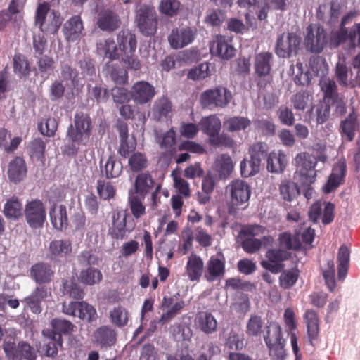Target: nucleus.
I'll use <instances>...</instances> for the list:
<instances>
[{"label":"nucleus","mask_w":360,"mask_h":360,"mask_svg":"<svg viewBox=\"0 0 360 360\" xmlns=\"http://www.w3.org/2000/svg\"><path fill=\"white\" fill-rule=\"evenodd\" d=\"M172 105L167 97L162 96L158 99L153 105V113L154 117L160 120L162 118L167 117L172 111Z\"/></svg>","instance_id":"obj_45"},{"label":"nucleus","mask_w":360,"mask_h":360,"mask_svg":"<svg viewBox=\"0 0 360 360\" xmlns=\"http://www.w3.org/2000/svg\"><path fill=\"white\" fill-rule=\"evenodd\" d=\"M176 297L164 296L161 302L160 307L162 309L167 310L163 313L160 317V321L167 323L179 314L185 307V302L182 300L176 301Z\"/></svg>","instance_id":"obj_21"},{"label":"nucleus","mask_w":360,"mask_h":360,"mask_svg":"<svg viewBox=\"0 0 360 360\" xmlns=\"http://www.w3.org/2000/svg\"><path fill=\"white\" fill-rule=\"evenodd\" d=\"M316 147L318 150H321L317 159L307 153H300L296 155L295 158L296 166L295 179H300V180H313L316 177V171L315 170V166L316 160L325 162L328 158L325 154L326 146L318 144Z\"/></svg>","instance_id":"obj_1"},{"label":"nucleus","mask_w":360,"mask_h":360,"mask_svg":"<svg viewBox=\"0 0 360 360\" xmlns=\"http://www.w3.org/2000/svg\"><path fill=\"white\" fill-rule=\"evenodd\" d=\"M13 72L20 79L27 78L31 72V65L27 58L20 53H16L13 58Z\"/></svg>","instance_id":"obj_39"},{"label":"nucleus","mask_w":360,"mask_h":360,"mask_svg":"<svg viewBox=\"0 0 360 360\" xmlns=\"http://www.w3.org/2000/svg\"><path fill=\"white\" fill-rule=\"evenodd\" d=\"M156 92L155 87L149 82L141 80L135 82L130 90V96L133 101L139 105L150 103Z\"/></svg>","instance_id":"obj_12"},{"label":"nucleus","mask_w":360,"mask_h":360,"mask_svg":"<svg viewBox=\"0 0 360 360\" xmlns=\"http://www.w3.org/2000/svg\"><path fill=\"white\" fill-rule=\"evenodd\" d=\"M181 3L179 0H161L159 4V11L167 17L176 16L179 11Z\"/></svg>","instance_id":"obj_53"},{"label":"nucleus","mask_w":360,"mask_h":360,"mask_svg":"<svg viewBox=\"0 0 360 360\" xmlns=\"http://www.w3.org/2000/svg\"><path fill=\"white\" fill-rule=\"evenodd\" d=\"M274 61V57L271 52L262 51L255 55L254 72L258 87L265 88L270 83Z\"/></svg>","instance_id":"obj_4"},{"label":"nucleus","mask_w":360,"mask_h":360,"mask_svg":"<svg viewBox=\"0 0 360 360\" xmlns=\"http://www.w3.org/2000/svg\"><path fill=\"white\" fill-rule=\"evenodd\" d=\"M205 269L203 259L193 252L188 257L185 266V274L191 281H199Z\"/></svg>","instance_id":"obj_23"},{"label":"nucleus","mask_w":360,"mask_h":360,"mask_svg":"<svg viewBox=\"0 0 360 360\" xmlns=\"http://www.w3.org/2000/svg\"><path fill=\"white\" fill-rule=\"evenodd\" d=\"M306 32V49L313 53H321L328 42L325 29L319 25H309L307 27Z\"/></svg>","instance_id":"obj_8"},{"label":"nucleus","mask_w":360,"mask_h":360,"mask_svg":"<svg viewBox=\"0 0 360 360\" xmlns=\"http://www.w3.org/2000/svg\"><path fill=\"white\" fill-rule=\"evenodd\" d=\"M51 329L44 330L42 333L46 338H57L58 340H63V335H70L75 328L72 322L55 318L51 321Z\"/></svg>","instance_id":"obj_20"},{"label":"nucleus","mask_w":360,"mask_h":360,"mask_svg":"<svg viewBox=\"0 0 360 360\" xmlns=\"http://www.w3.org/2000/svg\"><path fill=\"white\" fill-rule=\"evenodd\" d=\"M280 192L283 200L292 201L295 195L300 194V189L295 181H286L281 184Z\"/></svg>","instance_id":"obj_57"},{"label":"nucleus","mask_w":360,"mask_h":360,"mask_svg":"<svg viewBox=\"0 0 360 360\" xmlns=\"http://www.w3.org/2000/svg\"><path fill=\"white\" fill-rule=\"evenodd\" d=\"M233 98L229 89L223 86H217L209 89L201 93L200 103L202 108L213 110L215 108H225Z\"/></svg>","instance_id":"obj_3"},{"label":"nucleus","mask_w":360,"mask_h":360,"mask_svg":"<svg viewBox=\"0 0 360 360\" xmlns=\"http://www.w3.org/2000/svg\"><path fill=\"white\" fill-rule=\"evenodd\" d=\"M231 202L233 205H240L246 202L251 195L250 186L245 181H232Z\"/></svg>","instance_id":"obj_25"},{"label":"nucleus","mask_w":360,"mask_h":360,"mask_svg":"<svg viewBox=\"0 0 360 360\" xmlns=\"http://www.w3.org/2000/svg\"><path fill=\"white\" fill-rule=\"evenodd\" d=\"M98 53L110 60L118 59L121 52L112 39H107L97 44Z\"/></svg>","instance_id":"obj_41"},{"label":"nucleus","mask_w":360,"mask_h":360,"mask_svg":"<svg viewBox=\"0 0 360 360\" xmlns=\"http://www.w3.org/2000/svg\"><path fill=\"white\" fill-rule=\"evenodd\" d=\"M92 129V121L87 113L76 112L74 125L70 124L67 131V136L72 143H79L83 138H89Z\"/></svg>","instance_id":"obj_7"},{"label":"nucleus","mask_w":360,"mask_h":360,"mask_svg":"<svg viewBox=\"0 0 360 360\" xmlns=\"http://www.w3.org/2000/svg\"><path fill=\"white\" fill-rule=\"evenodd\" d=\"M109 319L113 326L123 328L127 326L130 319V314L126 307L118 304L110 311Z\"/></svg>","instance_id":"obj_36"},{"label":"nucleus","mask_w":360,"mask_h":360,"mask_svg":"<svg viewBox=\"0 0 360 360\" xmlns=\"http://www.w3.org/2000/svg\"><path fill=\"white\" fill-rule=\"evenodd\" d=\"M303 318L307 324L308 338L311 345H313L319 333L320 321L318 314L314 310L308 309L305 311Z\"/></svg>","instance_id":"obj_32"},{"label":"nucleus","mask_w":360,"mask_h":360,"mask_svg":"<svg viewBox=\"0 0 360 360\" xmlns=\"http://www.w3.org/2000/svg\"><path fill=\"white\" fill-rule=\"evenodd\" d=\"M47 296L48 289L46 287H37L30 295L23 299L22 302H25L33 313L39 314L41 311V302Z\"/></svg>","instance_id":"obj_31"},{"label":"nucleus","mask_w":360,"mask_h":360,"mask_svg":"<svg viewBox=\"0 0 360 360\" xmlns=\"http://www.w3.org/2000/svg\"><path fill=\"white\" fill-rule=\"evenodd\" d=\"M27 222L33 229L40 228L46 219V212L43 203L40 200L30 202L25 208Z\"/></svg>","instance_id":"obj_15"},{"label":"nucleus","mask_w":360,"mask_h":360,"mask_svg":"<svg viewBox=\"0 0 360 360\" xmlns=\"http://www.w3.org/2000/svg\"><path fill=\"white\" fill-rule=\"evenodd\" d=\"M96 24L101 30L110 33L120 27L121 20L115 11L107 8L98 12Z\"/></svg>","instance_id":"obj_17"},{"label":"nucleus","mask_w":360,"mask_h":360,"mask_svg":"<svg viewBox=\"0 0 360 360\" xmlns=\"http://www.w3.org/2000/svg\"><path fill=\"white\" fill-rule=\"evenodd\" d=\"M356 16L357 13L351 11L342 18L338 29L330 33V46L331 48H337L341 44H345L346 38L351 32V27H347L346 25L351 23Z\"/></svg>","instance_id":"obj_13"},{"label":"nucleus","mask_w":360,"mask_h":360,"mask_svg":"<svg viewBox=\"0 0 360 360\" xmlns=\"http://www.w3.org/2000/svg\"><path fill=\"white\" fill-rule=\"evenodd\" d=\"M226 259L221 252L215 255H212L206 264L207 280L213 281L221 279L226 272Z\"/></svg>","instance_id":"obj_19"},{"label":"nucleus","mask_w":360,"mask_h":360,"mask_svg":"<svg viewBox=\"0 0 360 360\" xmlns=\"http://www.w3.org/2000/svg\"><path fill=\"white\" fill-rule=\"evenodd\" d=\"M268 145L264 142H257L251 145L248 149L250 158L261 165L262 160L266 155Z\"/></svg>","instance_id":"obj_56"},{"label":"nucleus","mask_w":360,"mask_h":360,"mask_svg":"<svg viewBox=\"0 0 360 360\" xmlns=\"http://www.w3.org/2000/svg\"><path fill=\"white\" fill-rule=\"evenodd\" d=\"M61 25V20L59 16H57L54 12H52L48 18V20L43 24L40 30L43 32L55 34L58 32Z\"/></svg>","instance_id":"obj_60"},{"label":"nucleus","mask_w":360,"mask_h":360,"mask_svg":"<svg viewBox=\"0 0 360 360\" xmlns=\"http://www.w3.org/2000/svg\"><path fill=\"white\" fill-rule=\"evenodd\" d=\"M87 93L89 98L95 100L97 103L105 102L109 98V91L98 84H96L94 86L89 84H87Z\"/></svg>","instance_id":"obj_51"},{"label":"nucleus","mask_w":360,"mask_h":360,"mask_svg":"<svg viewBox=\"0 0 360 360\" xmlns=\"http://www.w3.org/2000/svg\"><path fill=\"white\" fill-rule=\"evenodd\" d=\"M251 125V121L245 117L235 116L229 117L224 122L225 128L231 132L245 130Z\"/></svg>","instance_id":"obj_47"},{"label":"nucleus","mask_w":360,"mask_h":360,"mask_svg":"<svg viewBox=\"0 0 360 360\" xmlns=\"http://www.w3.org/2000/svg\"><path fill=\"white\" fill-rule=\"evenodd\" d=\"M265 257L267 260L262 261L261 266L272 274H278L284 268L282 262L287 260L290 254L284 250L271 249L266 252Z\"/></svg>","instance_id":"obj_11"},{"label":"nucleus","mask_w":360,"mask_h":360,"mask_svg":"<svg viewBox=\"0 0 360 360\" xmlns=\"http://www.w3.org/2000/svg\"><path fill=\"white\" fill-rule=\"evenodd\" d=\"M49 257L51 260L70 255L72 250V243L68 240H53L49 246Z\"/></svg>","instance_id":"obj_30"},{"label":"nucleus","mask_w":360,"mask_h":360,"mask_svg":"<svg viewBox=\"0 0 360 360\" xmlns=\"http://www.w3.org/2000/svg\"><path fill=\"white\" fill-rule=\"evenodd\" d=\"M349 70L344 63L338 62L335 69V76L339 84L343 87H348L350 82L348 79Z\"/></svg>","instance_id":"obj_61"},{"label":"nucleus","mask_w":360,"mask_h":360,"mask_svg":"<svg viewBox=\"0 0 360 360\" xmlns=\"http://www.w3.org/2000/svg\"><path fill=\"white\" fill-rule=\"evenodd\" d=\"M46 142L41 138L34 139L27 146V153L32 161H45Z\"/></svg>","instance_id":"obj_40"},{"label":"nucleus","mask_w":360,"mask_h":360,"mask_svg":"<svg viewBox=\"0 0 360 360\" xmlns=\"http://www.w3.org/2000/svg\"><path fill=\"white\" fill-rule=\"evenodd\" d=\"M341 12V4L338 0L320 4L316 11L317 18L328 25L338 22Z\"/></svg>","instance_id":"obj_14"},{"label":"nucleus","mask_w":360,"mask_h":360,"mask_svg":"<svg viewBox=\"0 0 360 360\" xmlns=\"http://www.w3.org/2000/svg\"><path fill=\"white\" fill-rule=\"evenodd\" d=\"M112 224L110 228V233L115 239H122L126 236V215L120 212H114L112 216Z\"/></svg>","instance_id":"obj_37"},{"label":"nucleus","mask_w":360,"mask_h":360,"mask_svg":"<svg viewBox=\"0 0 360 360\" xmlns=\"http://www.w3.org/2000/svg\"><path fill=\"white\" fill-rule=\"evenodd\" d=\"M302 39L295 32L282 33L276 39L275 53L282 58L296 56L301 48Z\"/></svg>","instance_id":"obj_6"},{"label":"nucleus","mask_w":360,"mask_h":360,"mask_svg":"<svg viewBox=\"0 0 360 360\" xmlns=\"http://www.w3.org/2000/svg\"><path fill=\"white\" fill-rule=\"evenodd\" d=\"M279 277L280 286L284 289H289L297 281L300 271L297 268L281 271Z\"/></svg>","instance_id":"obj_49"},{"label":"nucleus","mask_w":360,"mask_h":360,"mask_svg":"<svg viewBox=\"0 0 360 360\" xmlns=\"http://www.w3.org/2000/svg\"><path fill=\"white\" fill-rule=\"evenodd\" d=\"M136 22L140 32L146 37L155 35L158 19L155 7L143 4L136 11Z\"/></svg>","instance_id":"obj_5"},{"label":"nucleus","mask_w":360,"mask_h":360,"mask_svg":"<svg viewBox=\"0 0 360 360\" xmlns=\"http://www.w3.org/2000/svg\"><path fill=\"white\" fill-rule=\"evenodd\" d=\"M233 167L232 159L227 154L219 155L213 165V170L215 172V175L220 180H224L231 177Z\"/></svg>","instance_id":"obj_27"},{"label":"nucleus","mask_w":360,"mask_h":360,"mask_svg":"<svg viewBox=\"0 0 360 360\" xmlns=\"http://www.w3.org/2000/svg\"><path fill=\"white\" fill-rule=\"evenodd\" d=\"M20 360H36L37 355L34 347L25 341L19 342Z\"/></svg>","instance_id":"obj_64"},{"label":"nucleus","mask_w":360,"mask_h":360,"mask_svg":"<svg viewBox=\"0 0 360 360\" xmlns=\"http://www.w3.org/2000/svg\"><path fill=\"white\" fill-rule=\"evenodd\" d=\"M345 44L352 49L360 47V22H356L351 27V32L346 38Z\"/></svg>","instance_id":"obj_62"},{"label":"nucleus","mask_w":360,"mask_h":360,"mask_svg":"<svg viewBox=\"0 0 360 360\" xmlns=\"http://www.w3.org/2000/svg\"><path fill=\"white\" fill-rule=\"evenodd\" d=\"M78 278L83 284L93 285L98 283L102 280L103 275L100 270L90 266L85 269H82Z\"/></svg>","instance_id":"obj_43"},{"label":"nucleus","mask_w":360,"mask_h":360,"mask_svg":"<svg viewBox=\"0 0 360 360\" xmlns=\"http://www.w3.org/2000/svg\"><path fill=\"white\" fill-rule=\"evenodd\" d=\"M22 204L17 199H10L4 205V213L8 219H17L22 216Z\"/></svg>","instance_id":"obj_52"},{"label":"nucleus","mask_w":360,"mask_h":360,"mask_svg":"<svg viewBox=\"0 0 360 360\" xmlns=\"http://www.w3.org/2000/svg\"><path fill=\"white\" fill-rule=\"evenodd\" d=\"M309 70L316 77L325 78L328 72V65L325 58L321 56H312L309 60Z\"/></svg>","instance_id":"obj_46"},{"label":"nucleus","mask_w":360,"mask_h":360,"mask_svg":"<svg viewBox=\"0 0 360 360\" xmlns=\"http://www.w3.org/2000/svg\"><path fill=\"white\" fill-rule=\"evenodd\" d=\"M260 164L250 158L249 160L244 159L240 162V173L243 177L248 178L259 173Z\"/></svg>","instance_id":"obj_58"},{"label":"nucleus","mask_w":360,"mask_h":360,"mask_svg":"<svg viewBox=\"0 0 360 360\" xmlns=\"http://www.w3.org/2000/svg\"><path fill=\"white\" fill-rule=\"evenodd\" d=\"M93 337L97 346L101 349H108L115 345L117 332L112 326L105 325L96 328Z\"/></svg>","instance_id":"obj_18"},{"label":"nucleus","mask_w":360,"mask_h":360,"mask_svg":"<svg viewBox=\"0 0 360 360\" xmlns=\"http://www.w3.org/2000/svg\"><path fill=\"white\" fill-rule=\"evenodd\" d=\"M212 54L224 60H229L236 54V49L232 43V37L217 35L210 46Z\"/></svg>","instance_id":"obj_16"},{"label":"nucleus","mask_w":360,"mask_h":360,"mask_svg":"<svg viewBox=\"0 0 360 360\" xmlns=\"http://www.w3.org/2000/svg\"><path fill=\"white\" fill-rule=\"evenodd\" d=\"M144 198L137 195L129 194V206L131 214L136 219L140 218L146 214V207L143 204Z\"/></svg>","instance_id":"obj_54"},{"label":"nucleus","mask_w":360,"mask_h":360,"mask_svg":"<svg viewBox=\"0 0 360 360\" xmlns=\"http://www.w3.org/2000/svg\"><path fill=\"white\" fill-rule=\"evenodd\" d=\"M3 349L8 360H20L19 343L16 345L15 334L6 336L3 342Z\"/></svg>","instance_id":"obj_44"},{"label":"nucleus","mask_w":360,"mask_h":360,"mask_svg":"<svg viewBox=\"0 0 360 360\" xmlns=\"http://www.w3.org/2000/svg\"><path fill=\"white\" fill-rule=\"evenodd\" d=\"M63 292L64 295H68L76 300H82L84 295V290L81 287L72 280H65L63 281Z\"/></svg>","instance_id":"obj_55"},{"label":"nucleus","mask_w":360,"mask_h":360,"mask_svg":"<svg viewBox=\"0 0 360 360\" xmlns=\"http://www.w3.org/2000/svg\"><path fill=\"white\" fill-rule=\"evenodd\" d=\"M287 165V156L282 150L272 151L267 156L266 169L273 174H281Z\"/></svg>","instance_id":"obj_29"},{"label":"nucleus","mask_w":360,"mask_h":360,"mask_svg":"<svg viewBox=\"0 0 360 360\" xmlns=\"http://www.w3.org/2000/svg\"><path fill=\"white\" fill-rule=\"evenodd\" d=\"M338 261L339 279H344L347 273L349 262V250L347 247L341 246L339 248Z\"/></svg>","instance_id":"obj_50"},{"label":"nucleus","mask_w":360,"mask_h":360,"mask_svg":"<svg viewBox=\"0 0 360 360\" xmlns=\"http://www.w3.org/2000/svg\"><path fill=\"white\" fill-rule=\"evenodd\" d=\"M83 30V22L80 16L74 15L65 22L63 32L68 41L74 42L81 39Z\"/></svg>","instance_id":"obj_22"},{"label":"nucleus","mask_w":360,"mask_h":360,"mask_svg":"<svg viewBox=\"0 0 360 360\" xmlns=\"http://www.w3.org/2000/svg\"><path fill=\"white\" fill-rule=\"evenodd\" d=\"M195 323L198 328L207 335L216 332L218 327L217 321L209 311L198 312L195 316Z\"/></svg>","instance_id":"obj_28"},{"label":"nucleus","mask_w":360,"mask_h":360,"mask_svg":"<svg viewBox=\"0 0 360 360\" xmlns=\"http://www.w3.org/2000/svg\"><path fill=\"white\" fill-rule=\"evenodd\" d=\"M63 311L68 315L79 317L80 319L91 322L97 317L95 308L86 302H71L63 304Z\"/></svg>","instance_id":"obj_9"},{"label":"nucleus","mask_w":360,"mask_h":360,"mask_svg":"<svg viewBox=\"0 0 360 360\" xmlns=\"http://www.w3.org/2000/svg\"><path fill=\"white\" fill-rule=\"evenodd\" d=\"M120 57L123 63L128 69L138 70L141 68V63L137 56H135V52L131 51L121 53Z\"/></svg>","instance_id":"obj_63"},{"label":"nucleus","mask_w":360,"mask_h":360,"mask_svg":"<svg viewBox=\"0 0 360 360\" xmlns=\"http://www.w3.org/2000/svg\"><path fill=\"white\" fill-rule=\"evenodd\" d=\"M269 356L274 360H284L287 354L285 349V340L282 335V328L278 323H271L266 327L263 335Z\"/></svg>","instance_id":"obj_2"},{"label":"nucleus","mask_w":360,"mask_h":360,"mask_svg":"<svg viewBox=\"0 0 360 360\" xmlns=\"http://www.w3.org/2000/svg\"><path fill=\"white\" fill-rule=\"evenodd\" d=\"M148 160L141 153H134L129 159V165L133 172H140L147 167Z\"/></svg>","instance_id":"obj_59"},{"label":"nucleus","mask_w":360,"mask_h":360,"mask_svg":"<svg viewBox=\"0 0 360 360\" xmlns=\"http://www.w3.org/2000/svg\"><path fill=\"white\" fill-rule=\"evenodd\" d=\"M319 86L323 94V100L326 104L335 103L342 96L338 92V87L335 80L330 77L321 78Z\"/></svg>","instance_id":"obj_26"},{"label":"nucleus","mask_w":360,"mask_h":360,"mask_svg":"<svg viewBox=\"0 0 360 360\" xmlns=\"http://www.w3.org/2000/svg\"><path fill=\"white\" fill-rule=\"evenodd\" d=\"M263 321L261 316L251 315L246 325V335L250 338L260 337L263 331Z\"/></svg>","instance_id":"obj_48"},{"label":"nucleus","mask_w":360,"mask_h":360,"mask_svg":"<svg viewBox=\"0 0 360 360\" xmlns=\"http://www.w3.org/2000/svg\"><path fill=\"white\" fill-rule=\"evenodd\" d=\"M117 46L121 53L131 51L136 52L137 40L136 34L129 30H122L117 37Z\"/></svg>","instance_id":"obj_33"},{"label":"nucleus","mask_w":360,"mask_h":360,"mask_svg":"<svg viewBox=\"0 0 360 360\" xmlns=\"http://www.w3.org/2000/svg\"><path fill=\"white\" fill-rule=\"evenodd\" d=\"M358 115L354 109L347 117L340 123V132L349 141H352L355 135V131L358 129Z\"/></svg>","instance_id":"obj_34"},{"label":"nucleus","mask_w":360,"mask_h":360,"mask_svg":"<svg viewBox=\"0 0 360 360\" xmlns=\"http://www.w3.org/2000/svg\"><path fill=\"white\" fill-rule=\"evenodd\" d=\"M199 125L203 133L209 136V139L219 134L221 128V120L215 115L202 117Z\"/></svg>","instance_id":"obj_38"},{"label":"nucleus","mask_w":360,"mask_h":360,"mask_svg":"<svg viewBox=\"0 0 360 360\" xmlns=\"http://www.w3.org/2000/svg\"><path fill=\"white\" fill-rule=\"evenodd\" d=\"M27 173V167L25 160L20 157L13 160L8 167V176L10 180H21Z\"/></svg>","instance_id":"obj_42"},{"label":"nucleus","mask_w":360,"mask_h":360,"mask_svg":"<svg viewBox=\"0 0 360 360\" xmlns=\"http://www.w3.org/2000/svg\"><path fill=\"white\" fill-rule=\"evenodd\" d=\"M54 274L51 264L45 262L36 263L30 269L31 277L39 284L49 283Z\"/></svg>","instance_id":"obj_24"},{"label":"nucleus","mask_w":360,"mask_h":360,"mask_svg":"<svg viewBox=\"0 0 360 360\" xmlns=\"http://www.w3.org/2000/svg\"><path fill=\"white\" fill-rule=\"evenodd\" d=\"M196 34V29L191 27L174 28L172 30L167 39L172 49H179L191 44L194 41Z\"/></svg>","instance_id":"obj_10"},{"label":"nucleus","mask_w":360,"mask_h":360,"mask_svg":"<svg viewBox=\"0 0 360 360\" xmlns=\"http://www.w3.org/2000/svg\"><path fill=\"white\" fill-rule=\"evenodd\" d=\"M51 221L55 229L59 231L66 229L68 226V219L66 207L60 205H55L50 210Z\"/></svg>","instance_id":"obj_35"}]
</instances>
